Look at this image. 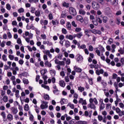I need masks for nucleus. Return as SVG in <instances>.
<instances>
[{"mask_svg":"<svg viewBox=\"0 0 124 124\" xmlns=\"http://www.w3.org/2000/svg\"><path fill=\"white\" fill-rule=\"evenodd\" d=\"M95 52L97 55V56H99V57H100L101 60L102 61H105V56H104L103 53H101L100 54V51L98 50V48H95Z\"/></svg>","mask_w":124,"mask_h":124,"instance_id":"1","label":"nucleus"},{"mask_svg":"<svg viewBox=\"0 0 124 124\" xmlns=\"http://www.w3.org/2000/svg\"><path fill=\"white\" fill-rule=\"evenodd\" d=\"M92 7L93 8V9L97 10V9H99L100 7L99 6V4H98L97 2L94 1L92 2Z\"/></svg>","mask_w":124,"mask_h":124,"instance_id":"2","label":"nucleus"},{"mask_svg":"<svg viewBox=\"0 0 124 124\" xmlns=\"http://www.w3.org/2000/svg\"><path fill=\"white\" fill-rule=\"evenodd\" d=\"M76 59L78 62L81 63L83 62V56H82V55H80L79 54L77 55L76 56Z\"/></svg>","mask_w":124,"mask_h":124,"instance_id":"3","label":"nucleus"},{"mask_svg":"<svg viewBox=\"0 0 124 124\" xmlns=\"http://www.w3.org/2000/svg\"><path fill=\"white\" fill-rule=\"evenodd\" d=\"M70 14L73 16H76L77 15V13L76 12V10L74 8L70 7L69 9Z\"/></svg>","mask_w":124,"mask_h":124,"instance_id":"4","label":"nucleus"},{"mask_svg":"<svg viewBox=\"0 0 124 124\" xmlns=\"http://www.w3.org/2000/svg\"><path fill=\"white\" fill-rule=\"evenodd\" d=\"M40 108L42 110H44V109H47V108H48V103L47 102H43V104L40 106Z\"/></svg>","mask_w":124,"mask_h":124,"instance_id":"5","label":"nucleus"},{"mask_svg":"<svg viewBox=\"0 0 124 124\" xmlns=\"http://www.w3.org/2000/svg\"><path fill=\"white\" fill-rule=\"evenodd\" d=\"M11 110L12 111V113L14 114V115H16V114H17V113H18V108H17L15 107H13L11 108Z\"/></svg>","mask_w":124,"mask_h":124,"instance_id":"6","label":"nucleus"},{"mask_svg":"<svg viewBox=\"0 0 124 124\" xmlns=\"http://www.w3.org/2000/svg\"><path fill=\"white\" fill-rule=\"evenodd\" d=\"M78 102L80 103V104H82V105H87V101L84 100L82 98H79Z\"/></svg>","mask_w":124,"mask_h":124,"instance_id":"7","label":"nucleus"},{"mask_svg":"<svg viewBox=\"0 0 124 124\" xmlns=\"http://www.w3.org/2000/svg\"><path fill=\"white\" fill-rule=\"evenodd\" d=\"M95 73L97 75H100V74H103L104 73V70L103 69H97L95 71Z\"/></svg>","mask_w":124,"mask_h":124,"instance_id":"8","label":"nucleus"},{"mask_svg":"<svg viewBox=\"0 0 124 124\" xmlns=\"http://www.w3.org/2000/svg\"><path fill=\"white\" fill-rule=\"evenodd\" d=\"M74 70H75V71H76V72H82V69H81L80 67L77 66H75L74 67Z\"/></svg>","mask_w":124,"mask_h":124,"instance_id":"9","label":"nucleus"},{"mask_svg":"<svg viewBox=\"0 0 124 124\" xmlns=\"http://www.w3.org/2000/svg\"><path fill=\"white\" fill-rule=\"evenodd\" d=\"M45 65L46 67H52V63L48 61H45Z\"/></svg>","mask_w":124,"mask_h":124,"instance_id":"10","label":"nucleus"},{"mask_svg":"<svg viewBox=\"0 0 124 124\" xmlns=\"http://www.w3.org/2000/svg\"><path fill=\"white\" fill-rule=\"evenodd\" d=\"M76 19L78 21H80L81 23H83V22H84V19H83V17L80 15L77 16Z\"/></svg>","mask_w":124,"mask_h":124,"instance_id":"11","label":"nucleus"},{"mask_svg":"<svg viewBox=\"0 0 124 124\" xmlns=\"http://www.w3.org/2000/svg\"><path fill=\"white\" fill-rule=\"evenodd\" d=\"M91 31L93 33H94V34H101V31L99 30H93Z\"/></svg>","mask_w":124,"mask_h":124,"instance_id":"12","label":"nucleus"},{"mask_svg":"<svg viewBox=\"0 0 124 124\" xmlns=\"http://www.w3.org/2000/svg\"><path fill=\"white\" fill-rule=\"evenodd\" d=\"M67 102H68L67 99H66L64 98L61 99V100L60 101V103L61 105H63V104H66Z\"/></svg>","mask_w":124,"mask_h":124,"instance_id":"13","label":"nucleus"},{"mask_svg":"<svg viewBox=\"0 0 124 124\" xmlns=\"http://www.w3.org/2000/svg\"><path fill=\"white\" fill-rule=\"evenodd\" d=\"M91 31H92L86 29L84 31V33L86 34V35H87L88 37H90Z\"/></svg>","mask_w":124,"mask_h":124,"instance_id":"14","label":"nucleus"},{"mask_svg":"<svg viewBox=\"0 0 124 124\" xmlns=\"http://www.w3.org/2000/svg\"><path fill=\"white\" fill-rule=\"evenodd\" d=\"M49 73L52 77L56 76V70H50L49 71Z\"/></svg>","mask_w":124,"mask_h":124,"instance_id":"15","label":"nucleus"},{"mask_svg":"<svg viewBox=\"0 0 124 124\" xmlns=\"http://www.w3.org/2000/svg\"><path fill=\"white\" fill-rule=\"evenodd\" d=\"M43 43L44 45H46V44L47 45V46H52V44L51 42H50L49 41H44L43 42Z\"/></svg>","mask_w":124,"mask_h":124,"instance_id":"16","label":"nucleus"},{"mask_svg":"<svg viewBox=\"0 0 124 124\" xmlns=\"http://www.w3.org/2000/svg\"><path fill=\"white\" fill-rule=\"evenodd\" d=\"M95 48H98V50H99L101 53H103V52H105V49H104V47L101 46H99L98 47H95Z\"/></svg>","mask_w":124,"mask_h":124,"instance_id":"17","label":"nucleus"},{"mask_svg":"<svg viewBox=\"0 0 124 124\" xmlns=\"http://www.w3.org/2000/svg\"><path fill=\"white\" fill-rule=\"evenodd\" d=\"M59 85L61 87L64 88V87H65V82H64V81L63 80H60Z\"/></svg>","mask_w":124,"mask_h":124,"instance_id":"18","label":"nucleus"},{"mask_svg":"<svg viewBox=\"0 0 124 124\" xmlns=\"http://www.w3.org/2000/svg\"><path fill=\"white\" fill-rule=\"evenodd\" d=\"M118 0H109V2L113 4V5H117V4H118Z\"/></svg>","mask_w":124,"mask_h":124,"instance_id":"19","label":"nucleus"},{"mask_svg":"<svg viewBox=\"0 0 124 124\" xmlns=\"http://www.w3.org/2000/svg\"><path fill=\"white\" fill-rule=\"evenodd\" d=\"M70 42L68 40H66L65 42V47H66V48H68L70 47Z\"/></svg>","mask_w":124,"mask_h":124,"instance_id":"20","label":"nucleus"},{"mask_svg":"<svg viewBox=\"0 0 124 124\" xmlns=\"http://www.w3.org/2000/svg\"><path fill=\"white\" fill-rule=\"evenodd\" d=\"M62 5L63 7H66V8H68V7H69V3H66L65 1L62 2Z\"/></svg>","mask_w":124,"mask_h":124,"instance_id":"21","label":"nucleus"},{"mask_svg":"<svg viewBox=\"0 0 124 124\" xmlns=\"http://www.w3.org/2000/svg\"><path fill=\"white\" fill-rule=\"evenodd\" d=\"M40 23L41 25H44V26H46L48 25V20H45L44 21L43 20H41Z\"/></svg>","mask_w":124,"mask_h":124,"instance_id":"22","label":"nucleus"},{"mask_svg":"<svg viewBox=\"0 0 124 124\" xmlns=\"http://www.w3.org/2000/svg\"><path fill=\"white\" fill-rule=\"evenodd\" d=\"M81 36H83V33L80 32L77 34L74 35V38L76 37H78V38H81Z\"/></svg>","mask_w":124,"mask_h":124,"instance_id":"23","label":"nucleus"},{"mask_svg":"<svg viewBox=\"0 0 124 124\" xmlns=\"http://www.w3.org/2000/svg\"><path fill=\"white\" fill-rule=\"evenodd\" d=\"M88 106V107H90L91 109H93L94 110L95 109V108H96L95 105H94V104H93V103L89 104Z\"/></svg>","mask_w":124,"mask_h":124,"instance_id":"24","label":"nucleus"},{"mask_svg":"<svg viewBox=\"0 0 124 124\" xmlns=\"http://www.w3.org/2000/svg\"><path fill=\"white\" fill-rule=\"evenodd\" d=\"M66 39H69V40H73V36L72 35H66L65 36Z\"/></svg>","mask_w":124,"mask_h":124,"instance_id":"25","label":"nucleus"},{"mask_svg":"<svg viewBox=\"0 0 124 124\" xmlns=\"http://www.w3.org/2000/svg\"><path fill=\"white\" fill-rule=\"evenodd\" d=\"M78 90L80 92V93H83L84 91H85V88L82 87V86H79L78 87Z\"/></svg>","mask_w":124,"mask_h":124,"instance_id":"26","label":"nucleus"},{"mask_svg":"<svg viewBox=\"0 0 124 124\" xmlns=\"http://www.w3.org/2000/svg\"><path fill=\"white\" fill-rule=\"evenodd\" d=\"M7 118L9 121H12L13 120V115L11 114H8Z\"/></svg>","mask_w":124,"mask_h":124,"instance_id":"27","label":"nucleus"},{"mask_svg":"<svg viewBox=\"0 0 124 124\" xmlns=\"http://www.w3.org/2000/svg\"><path fill=\"white\" fill-rule=\"evenodd\" d=\"M52 25H53V26H55L56 25H58L59 24V20L56 19V20H52V22H51Z\"/></svg>","mask_w":124,"mask_h":124,"instance_id":"28","label":"nucleus"},{"mask_svg":"<svg viewBox=\"0 0 124 124\" xmlns=\"http://www.w3.org/2000/svg\"><path fill=\"white\" fill-rule=\"evenodd\" d=\"M24 109L25 111H29L30 110V107L28 104H26L24 106Z\"/></svg>","mask_w":124,"mask_h":124,"instance_id":"29","label":"nucleus"},{"mask_svg":"<svg viewBox=\"0 0 124 124\" xmlns=\"http://www.w3.org/2000/svg\"><path fill=\"white\" fill-rule=\"evenodd\" d=\"M2 100L5 103L7 102L8 101V97L6 95H4L2 98Z\"/></svg>","mask_w":124,"mask_h":124,"instance_id":"30","label":"nucleus"},{"mask_svg":"<svg viewBox=\"0 0 124 124\" xmlns=\"http://www.w3.org/2000/svg\"><path fill=\"white\" fill-rule=\"evenodd\" d=\"M79 14L80 15H86V11L83 9H80L79 10Z\"/></svg>","mask_w":124,"mask_h":124,"instance_id":"31","label":"nucleus"},{"mask_svg":"<svg viewBox=\"0 0 124 124\" xmlns=\"http://www.w3.org/2000/svg\"><path fill=\"white\" fill-rule=\"evenodd\" d=\"M41 86L42 88L46 89V90H47V91H50V87H49L48 86L43 84L41 85Z\"/></svg>","mask_w":124,"mask_h":124,"instance_id":"32","label":"nucleus"},{"mask_svg":"<svg viewBox=\"0 0 124 124\" xmlns=\"http://www.w3.org/2000/svg\"><path fill=\"white\" fill-rule=\"evenodd\" d=\"M47 73V69H44L41 70V74L42 75H45Z\"/></svg>","mask_w":124,"mask_h":124,"instance_id":"33","label":"nucleus"},{"mask_svg":"<svg viewBox=\"0 0 124 124\" xmlns=\"http://www.w3.org/2000/svg\"><path fill=\"white\" fill-rule=\"evenodd\" d=\"M1 116H2L4 121H6V119H5V118L6 117V115L5 114V112L3 111L1 113Z\"/></svg>","mask_w":124,"mask_h":124,"instance_id":"34","label":"nucleus"},{"mask_svg":"<svg viewBox=\"0 0 124 124\" xmlns=\"http://www.w3.org/2000/svg\"><path fill=\"white\" fill-rule=\"evenodd\" d=\"M96 19L97 22H98V23H99L100 24L102 23V20H101V19H100V17H99V16H96Z\"/></svg>","mask_w":124,"mask_h":124,"instance_id":"35","label":"nucleus"},{"mask_svg":"<svg viewBox=\"0 0 124 124\" xmlns=\"http://www.w3.org/2000/svg\"><path fill=\"white\" fill-rule=\"evenodd\" d=\"M40 14V11L39 10H37L35 12V15L36 17H39Z\"/></svg>","mask_w":124,"mask_h":124,"instance_id":"36","label":"nucleus"},{"mask_svg":"<svg viewBox=\"0 0 124 124\" xmlns=\"http://www.w3.org/2000/svg\"><path fill=\"white\" fill-rule=\"evenodd\" d=\"M66 28H67L68 30H71V24H70V22H67Z\"/></svg>","mask_w":124,"mask_h":124,"instance_id":"37","label":"nucleus"},{"mask_svg":"<svg viewBox=\"0 0 124 124\" xmlns=\"http://www.w3.org/2000/svg\"><path fill=\"white\" fill-rule=\"evenodd\" d=\"M41 37L42 39H43L44 40H46L47 39V36H46V34H41Z\"/></svg>","mask_w":124,"mask_h":124,"instance_id":"38","label":"nucleus"},{"mask_svg":"<svg viewBox=\"0 0 124 124\" xmlns=\"http://www.w3.org/2000/svg\"><path fill=\"white\" fill-rule=\"evenodd\" d=\"M121 99H116V100L115 101V106L117 107L118 106V105L119 104V102H121Z\"/></svg>","mask_w":124,"mask_h":124,"instance_id":"39","label":"nucleus"},{"mask_svg":"<svg viewBox=\"0 0 124 124\" xmlns=\"http://www.w3.org/2000/svg\"><path fill=\"white\" fill-rule=\"evenodd\" d=\"M18 13H24L25 12V9L23 8H20L18 10Z\"/></svg>","mask_w":124,"mask_h":124,"instance_id":"40","label":"nucleus"},{"mask_svg":"<svg viewBox=\"0 0 124 124\" xmlns=\"http://www.w3.org/2000/svg\"><path fill=\"white\" fill-rule=\"evenodd\" d=\"M15 93H16V94H15L16 97V98H19V94L20 91L17 90Z\"/></svg>","mask_w":124,"mask_h":124,"instance_id":"41","label":"nucleus"},{"mask_svg":"<svg viewBox=\"0 0 124 124\" xmlns=\"http://www.w3.org/2000/svg\"><path fill=\"white\" fill-rule=\"evenodd\" d=\"M30 12H31L32 14L35 12V8L33 7H31L30 8Z\"/></svg>","mask_w":124,"mask_h":124,"instance_id":"42","label":"nucleus"},{"mask_svg":"<svg viewBox=\"0 0 124 124\" xmlns=\"http://www.w3.org/2000/svg\"><path fill=\"white\" fill-rule=\"evenodd\" d=\"M44 98L46 100H49V95L47 94H45L44 95Z\"/></svg>","mask_w":124,"mask_h":124,"instance_id":"43","label":"nucleus"},{"mask_svg":"<svg viewBox=\"0 0 124 124\" xmlns=\"http://www.w3.org/2000/svg\"><path fill=\"white\" fill-rule=\"evenodd\" d=\"M118 52L119 53H120V54H121V55H124V48H123V49H122V48H120L119 50H118Z\"/></svg>","mask_w":124,"mask_h":124,"instance_id":"44","label":"nucleus"},{"mask_svg":"<svg viewBox=\"0 0 124 124\" xmlns=\"http://www.w3.org/2000/svg\"><path fill=\"white\" fill-rule=\"evenodd\" d=\"M105 108V104L104 103L101 104V105L100 106V110H103Z\"/></svg>","mask_w":124,"mask_h":124,"instance_id":"45","label":"nucleus"},{"mask_svg":"<svg viewBox=\"0 0 124 124\" xmlns=\"http://www.w3.org/2000/svg\"><path fill=\"white\" fill-rule=\"evenodd\" d=\"M23 82L24 84H29V83H30L29 82V80H28V79H27V78H23Z\"/></svg>","mask_w":124,"mask_h":124,"instance_id":"46","label":"nucleus"},{"mask_svg":"<svg viewBox=\"0 0 124 124\" xmlns=\"http://www.w3.org/2000/svg\"><path fill=\"white\" fill-rule=\"evenodd\" d=\"M107 20H108V17L107 16H103V23H107Z\"/></svg>","mask_w":124,"mask_h":124,"instance_id":"47","label":"nucleus"},{"mask_svg":"<svg viewBox=\"0 0 124 124\" xmlns=\"http://www.w3.org/2000/svg\"><path fill=\"white\" fill-rule=\"evenodd\" d=\"M71 62L70 61V59H67V60L65 61L66 64H67L68 65H69L70 64Z\"/></svg>","mask_w":124,"mask_h":124,"instance_id":"48","label":"nucleus"},{"mask_svg":"<svg viewBox=\"0 0 124 124\" xmlns=\"http://www.w3.org/2000/svg\"><path fill=\"white\" fill-rule=\"evenodd\" d=\"M77 7H78V8L83 9V8H84V5L83 4H82L78 3L77 5Z\"/></svg>","mask_w":124,"mask_h":124,"instance_id":"49","label":"nucleus"},{"mask_svg":"<svg viewBox=\"0 0 124 124\" xmlns=\"http://www.w3.org/2000/svg\"><path fill=\"white\" fill-rule=\"evenodd\" d=\"M6 8L7 10H10L11 9V6L9 3L6 5Z\"/></svg>","mask_w":124,"mask_h":124,"instance_id":"50","label":"nucleus"},{"mask_svg":"<svg viewBox=\"0 0 124 124\" xmlns=\"http://www.w3.org/2000/svg\"><path fill=\"white\" fill-rule=\"evenodd\" d=\"M32 30H35L36 34H38V35L40 34V31H39L38 29H37L36 28H34V29L32 28Z\"/></svg>","mask_w":124,"mask_h":124,"instance_id":"51","label":"nucleus"},{"mask_svg":"<svg viewBox=\"0 0 124 124\" xmlns=\"http://www.w3.org/2000/svg\"><path fill=\"white\" fill-rule=\"evenodd\" d=\"M102 114L105 118H106V116H107V111L105 110L102 111Z\"/></svg>","mask_w":124,"mask_h":124,"instance_id":"52","label":"nucleus"},{"mask_svg":"<svg viewBox=\"0 0 124 124\" xmlns=\"http://www.w3.org/2000/svg\"><path fill=\"white\" fill-rule=\"evenodd\" d=\"M111 43H113V39L109 38L108 41V44L109 45H111Z\"/></svg>","mask_w":124,"mask_h":124,"instance_id":"53","label":"nucleus"},{"mask_svg":"<svg viewBox=\"0 0 124 124\" xmlns=\"http://www.w3.org/2000/svg\"><path fill=\"white\" fill-rule=\"evenodd\" d=\"M59 64V65L64 66L65 65V62L64 61H60Z\"/></svg>","mask_w":124,"mask_h":124,"instance_id":"54","label":"nucleus"},{"mask_svg":"<svg viewBox=\"0 0 124 124\" xmlns=\"http://www.w3.org/2000/svg\"><path fill=\"white\" fill-rule=\"evenodd\" d=\"M2 59L4 62H6V61H7V58H6L5 54L2 55Z\"/></svg>","mask_w":124,"mask_h":124,"instance_id":"55","label":"nucleus"},{"mask_svg":"<svg viewBox=\"0 0 124 124\" xmlns=\"http://www.w3.org/2000/svg\"><path fill=\"white\" fill-rule=\"evenodd\" d=\"M17 104L18 106V109L19 111H23V107L20 105H19V103L17 102Z\"/></svg>","mask_w":124,"mask_h":124,"instance_id":"56","label":"nucleus"},{"mask_svg":"<svg viewBox=\"0 0 124 124\" xmlns=\"http://www.w3.org/2000/svg\"><path fill=\"white\" fill-rule=\"evenodd\" d=\"M33 115H29V120L31 121V122H33V119H34Z\"/></svg>","mask_w":124,"mask_h":124,"instance_id":"57","label":"nucleus"},{"mask_svg":"<svg viewBox=\"0 0 124 124\" xmlns=\"http://www.w3.org/2000/svg\"><path fill=\"white\" fill-rule=\"evenodd\" d=\"M67 75H70V73H71V69H70V68H67Z\"/></svg>","mask_w":124,"mask_h":124,"instance_id":"58","label":"nucleus"},{"mask_svg":"<svg viewBox=\"0 0 124 124\" xmlns=\"http://www.w3.org/2000/svg\"><path fill=\"white\" fill-rule=\"evenodd\" d=\"M44 53L45 54H46V56H48L49 54H50V50H46L44 51Z\"/></svg>","mask_w":124,"mask_h":124,"instance_id":"59","label":"nucleus"},{"mask_svg":"<svg viewBox=\"0 0 124 124\" xmlns=\"http://www.w3.org/2000/svg\"><path fill=\"white\" fill-rule=\"evenodd\" d=\"M42 8L44 10H45L47 8V5H46V4H43L42 6Z\"/></svg>","mask_w":124,"mask_h":124,"instance_id":"60","label":"nucleus"},{"mask_svg":"<svg viewBox=\"0 0 124 124\" xmlns=\"http://www.w3.org/2000/svg\"><path fill=\"white\" fill-rule=\"evenodd\" d=\"M7 35L9 38H12V35L11 34V33L10 31L7 32Z\"/></svg>","mask_w":124,"mask_h":124,"instance_id":"61","label":"nucleus"},{"mask_svg":"<svg viewBox=\"0 0 124 124\" xmlns=\"http://www.w3.org/2000/svg\"><path fill=\"white\" fill-rule=\"evenodd\" d=\"M120 62H121L122 63V65L123 66H124V57L121 58V59L120 60Z\"/></svg>","mask_w":124,"mask_h":124,"instance_id":"62","label":"nucleus"},{"mask_svg":"<svg viewBox=\"0 0 124 124\" xmlns=\"http://www.w3.org/2000/svg\"><path fill=\"white\" fill-rule=\"evenodd\" d=\"M77 124H85L86 122L82 121H79L77 123Z\"/></svg>","mask_w":124,"mask_h":124,"instance_id":"63","label":"nucleus"},{"mask_svg":"<svg viewBox=\"0 0 124 124\" xmlns=\"http://www.w3.org/2000/svg\"><path fill=\"white\" fill-rule=\"evenodd\" d=\"M118 114L120 117H122L124 115V111H121Z\"/></svg>","mask_w":124,"mask_h":124,"instance_id":"64","label":"nucleus"}]
</instances>
